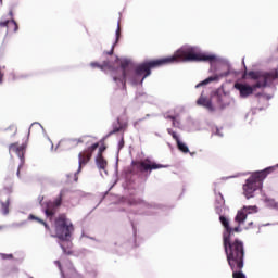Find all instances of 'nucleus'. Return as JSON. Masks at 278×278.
<instances>
[{
	"mask_svg": "<svg viewBox=\"0 0 278 278\" xmlns=\"http://www.w3.org/2000/svg\"><path fill=\"white\" fill-rule=\"evenodd\" d=\"M125 147V137L122 135V139L119 141V149H123Z\"/></svg>",
	"mask_w": 278,
	"mask_h": 278,
	"instance_id": "obj_29",
	"label": "nucleus"
},
{
	"mask_svg": "<svg viewBox=\"0 0 278 278\" xmlns=\"http://www.w3.org/2000/svg\"><path fill=\"white\" fill-rule=\"evenodd\" d=\"M3 81V73L0 72V84Z\"/></svg>",
	"mask_w": 278,
	"mask_h": 278,
	"instance_id": "obj_36",
	"label": "nucleus"
},
{
	"mask_svg": "<svg viewBox=\"0 0 278 278\" xmlns=\"http://www.w3.org/2000/svg\"><path fill=\"white\" fill-rule=\"evenodd\" d=\"M129 124L127 122H121V117H117V125L113 124V130L109 132V136H114L119 131H127Z\"/></svg>",
	"mask_w": 278,
	"mask_h": 278,
	"instance_id": "obj_13",
	"label": "nucleus"
},
{
	"mask_svg": "<svg viewBox=\"0 0 278 278\" xmlns=\"http://www.w3.org/2000/svg\"><path fill=\"white\" fill-rule=\"evenodd\" d=\"M273 173V167L255 172L245 180L243 185V194L247 199H253L255 191L260 190L264 184V179Z\"/></svg>",
	"mask_w": 278,
	"mask_h": 278,
	"instance_id": "obj_5",
	"label": "nucleus"
},
{
	"mask_svg": "<svg viewBox=\"0 0 278 278\" xmlns=\"http://www.w3.org/2000/svg\"><path fill=\"white\" fill-rule=\"evenodd\" d=\"M90 66L91 68H100V71H103L104 68H111L110 61H104L103 64H99L98 62H91Z\"/></svg>",
	"mask_w": 278,
	"mask_h": 278,
	"instance_id": "obj_19",
	"label": "nucleus"
},
{
	"mask_svg": "<svg viewBox=\"0 0 278 278\" xmlns=\"http://www.w3.org/2000/svg\"><path fill=\"white\" fill-rule=\"evenodd\" d=\"M28 220H35L36 223H39V225H45V222L40 217H38L34 214H30L28 216Z\"/></svg>",
	"mask_w": 278,
	"mask_h": 278,
	"instance_id": "obj_23",
	"label": "nucleus"
},
{
	"mask_svg": "<svg viewBox=\"0 0 278 278\" xmlns=\"http://www.w3.org/2000/svg\"><path fill=\"white\" fill-rule=\"evenodd\" d=\"M216 77H208L199 85L195 86V88H199V86H207V84L215 81Z\"/></svg>",
	"mask_w": 278,
	"mask_h": 278,
	"instance_id": "obj_24",
	"label": "nucleus"
},
{
	"mask_svg": "<svg viewBox=\"0 0 278 278\" xmlns=\"http://www.w3.org/2000/svg\"><path fill=\"white\" fill-rule=\"evenodd\" d=\"M54 264H56L60 270H62V263H60V261H55Z\"/></svg>",
	"mask_w": 278,
	"mask_h": 278,
	"instance_id": "obj_33",
	"label": "nucleus"
},
{
	"mask_svg": "<svg viewBox=\"0 0 278 278\" xmlns=\"http://www.w3.org/2000/svg\"><path fill=\"white\" fill-rule=\"evenodd\" d=\"M41 225H43L45 229L48 230L49 233H51V227L49 226V224H47V223L45 222V224H41Z\"/></svg>",
	"mask_w": 278,
	"mask_h": 278,
	"instance_id": "obj_32",
	"label": "nucleus"
},
{
	"mask_svg": "<svg viewBox=\"0 0 278 278\" xmlns=\"http://www.w3.org/2000/svg\"><path fill=\"white\" fill-rule=\"evenodd\" d=\"M106 53H108V55H113V53H114V48H112L111 51H109V52H106Z\"/></svg>",
	"mask_w": 278,
	"mask_h": 278,
	"instance_id": "obj_35",
	"label": "nucleus"
},
{
	"mask_svg": "<svg viewBox=\"0 0 278 278\" xmlns=\"http://www.w3.org/2000/svg\"><path fill=\"white\" fill-rule=\"evenodd\" d=\"M1 1V3L3 2V0H0Z\"/></svg>",
	"mask_w": 278,
	"mask_h": 278,
	"instance_id": "obj_41",
	"label": "nucleus"
},
{
	"mask_svg": "<svg viewBox=\"0 0 278 278\" xmlns=\"http://www.w3.org/2000/svg\"><path fill=\"white\" fill-rule=\"evenodd\" d=\"M96 164L100 170H105V168H108V161L103 157V154L97 155Z\"/></svg>",
	"mask_w": 278,
	"mask_h": 278,
	"instance_id": "obj_17",
	"label": "nucleus"
},
{
	"mask_svg": "<svg viewBox=\"0 0 278 278\" xmlns=\"http://www.w3.org/2000/svg\"><path fill=\"white\" fill-rule=\"evenodd\" d=\"M248 77L256 81V84L252 86L242 84V83L235 84V88L236 90H239L240 97L242 99H247V97H251V94H253V92H255L257 88H267V86H273V81H275V79H278V72L277 70L271 72L250 71L248 73Z\"/></svg>",
	"mask_w": 278,
	"mask_h": 278,
	"instance_id": "obj_2",
	"label": "nucleus"
},
{
	"mask_svg": "<svg viewBox=\"0 0 278 278\" xmlns=\"http://www.w3.org/2000/svg\"><path fill=\"white\" fill-rule=\"evenodd\" d=\"M79 144H84V138L61 140L59 142V147H79Z\"/></svg>",
	"mask_w": 278,
	"mask_h": 278,
	"instance_id": "obj_14",
	"label": "nucleus"
},
{
	"mask_svg": "<svg viewBox=\"0 0 278 278\" xmlns=\"http://www.w3.org/2000/svg\"><path fill=\"white\" fill-rule=\"evenodd\" d=\"M197 103H198V105H203L204 108H206L211 112H214V105L212 104V100H207L205 98H200L197 101Z\"/></svg>",
	"mask_w": 278,
	"mask_h": 278,
	"instance_id": "obj_18",
	"label": "nucleus"
},
{
	"mask_svg": "<svg viewBox=\"0 0 278 278\" xmlns=\"http://www.w3.org/2000/svg\"><path fill=\"white\" fill-rule=\"evenodd\" d=\"M54 231L59 240H67L75 231V227H73L71 219L66 218V214H60L54 218Z\"/></svg>",
	"mask_w": 278,
	"mask_h": 278,
	"instance_id": "obj_6",
	"label": "nucleus"
},
{
	"mask_svg": "<svg viewBox=\"0 0 278 278\" xmlns=\"http://www.w3.org/2000/svg\"><path fill=\"white\" fill-rule=\"evenodd\" d=\"M160 168H165L164 165L153 162L151 159L135 160L130 164L131 175H144V173H153V170H159Z\"/></svg>",
	"mask_w": 278,
	"mask_h": 278,
	"instance_id": "obj_7",
	"label": "nucleus"
},
{
	"mask_svg": "<svg viewBox=\"0 0 278 278\" xmlns=\"http://www.w3.org/2000/svg\"><path fill=\"white\" fill-rule=\"evenodd\" d=\"M176 143H177L179 151H181L182 153H190V149H188V146H186V143L181 142V140L176 141Z\"/></svg>",
	"mask_w": 278,
	"mask_h": 278,
	"instance_id": "obj_21",
	"label": "nucleus"
},
{
	"mask_svg": "<svg viewBox=\"0 0 278 278\" xmlns=\"http://www.w3.org/2000/svg\"><path fill=\"white\" fill-rule=\"evenodd\" d=\"M223 247L231 270H242L244 268V242L233 237H225Z\"/></svg>",
	"mask_w": 278,
	"mask_h": 278,
	"instance_id": "obj_3",
	"label": "nucleus"
},
{
	"mask_svg": "<svg viewBox=\"0 0 278 278\" xmlns=\"http://www.w3.org/2000/svg\"><path fill=\"white\" fill-rule=\"evenodd\" d=\"M126 203H128L131 206H136V205H147V201H144L141 198H136V197H129L126 200Z\"/></svg>",
	"mask_w": 278,
	"mask_h": 278,
	"instance_id": "obj_16",
	"label": "nucleus"
},
{
	"mask_svg": "<svg viewBox=\"0 0 278 278\" xmlns=\"http://www.w3.org/2000/svg\"><path fill=\"white\" fill-rule=\"evenodd\" d=\"M119 39H121V24L117 25V29H116V42H118Z\"/></svg>",
	"mask_w": 278,
	"mask_h": 278,
	"instance_id": "obj_28",
	"label": "nucleus"
},
{
	"mask_svg": "<svg viewBox=\"0 0 278 278\" xmlns=\"http://www.w3.org/2000/svg\"><path fill=\"white\" fill-rule=\"evenodd\" d=\"M99 149V143H93L91 147L87 148L83 152L78 154V170L74 174V181L79 180V173H81V168L92 160V153Z\"/></svg>",
	"mask_w": 278,
	"mask_h": 278,
	"instance_id": "obj_8",
	"label": "nucleus"
},
{
	"mask_svg": "<svg viewBox=\"0 0 278 278\" xmlns=\"http://www.w3.org/2000/svg\"><path fill=\"white\" fill-rule=\"evenodd\" d=\"M27 149V144H18V142L11 143L9 146V153H16L17 157L23 162L25 160V151Z\"/></svg>",
	"mask_w": 278,
	"mask_h": 278,
	"instance_id": "obj_11",
	"label": "nucleus"
},
{
	"mask_svg": "<svg viewBox=\"0 0 278 278\" xmlns=\"http://www.w3.org/2000/svg\"><path fill=\"white\" fill-rule=\"evenodd\" d=\"M62 205V195L56 198L54 201L46 203L45 214L49 220H53V216L58 214L60 206Z\"/></svg>",
	"mask_w": 278,
	"mask_h": 278,
	"instance_id": "obj_9",
	"label": "nucleus"
},
{
	"mask_svg": "<svg viewBox=\"0 0 278 278\" xmlns=\"http://www.w3.org/2000/svg\"><path fill=\"white\" fill-rule=\"evenodd\" d=\"M232 270V278H247L242 269H231Z\"/></svg>",
	"mask_w": 278,
	"mask_h": 278,
	"instance_id": "obj_22",
	"label": "nucleus"
},
{
	"mask_svg": "<svg viewBox=\"0 0 278 278\" xmlns=\"http://www.w3.org/2000/svg\"><path fill=\"white\" fill-rule=\"evenodd\" d=\"M176 62H210L212 64V62H216V55L197 52L194 48L181 49L172 56L150 60L139 64L135 70V74L138 77L142 76V84L151 75L153 68H161V66L175 64Z\"/></svg>",
	"mask_w": 278,
	"mask_h": 278,
	"instance_id": "obj_1",
	"label": "nucleus"
},
{
	"mask_svg": "<svg viewBox=\"0 0 278 278\" xmlns=\"http://www.w3.org/2000/svg\"><path fill=\"white\" fill-rule=\"evenodd\" d=\"M9 16L11 20H4L0 22V27H13V31H18V24L14 21V12L9 11Z\"/></svg>",
	"mask_w": 278,
	"mask_h": 278,
	"instance_id": "obj_12",
	"label": "nucleus"
},
{
	"mask_svg": "<svg viewBox=\"0 0 278 278\" xmlns=\"http://www.w3.org/2000/svg\"><path fill=\"white\" fill-rule=\"evenodd\" d=\"M129 62L128 60H124L121 62V76L113 75L114 81H119L123 86L127 84V79H129Z\"/></svg>",
	"mask_w": 278,
	"mask_h": 278,
	"instance_id": "obj_10",
	"label": "nucleus"
},
{
	"mask_svg": "<svg viewBox=\"0 0 278 278\" xmlns=\"http://www.w3.org/2000/svg\"><path fill=\"white\" fill-rule=\"evenodd\" d=\"M67 179H68V181H71V175H67Z\"/></svg>",
	"mask_w": 278,
	"mask_h": 278,
	"instance_id": "obj_39",
	"label": "nucleus"
},
{
	"mask_svg": "<svg viewBox=\"0 0 278 278\" xmlns=\"http://www.w3.org/2000/svg\"><path fill=\"white\" fill-rule=\"evenodd\" d=\"M17 175H21V169H17Z\"/></svg>",
	"mask_w": 278,
	"mask_h": 278,
	"instance_id": "obj_40",
	"label": "nucleus"
},
{
	"mask_svg": "<svg viewBox=\"0 0 278 278\" xmlns=\"http://www.w3.org/2000/svg\"><path fill=\"white\" fill-rule=\"evenodd\" d=\"M216 202L218 203L219 207L225 205V199L223 198V194L217 195Z\"/></svg>",
	"mask_w": 278,
	"mask_h": 278,
	"instance_id": "obj_26",
	"label": "nucleus"
},
{
	"mask_svg": "<svg viewBox=\"0 0 278 278\" xmlns=\"http://www.w3.org/2000/svg\"><path fill=\"white\" fill-rule=\"evenodd\" d=\"M251 212H257V206H243L242 210L238 211L235 217V222L238 223L236 227H231L227 217L223 215L219 216V222L225 229L223 233V240H225V238H233L235 233H241L242 228L240 226L244 225V220H247V216H249Z\"/></svg>",
	"mask_w": 278,
	"mask_h": 278,
	"instance_id": "obj_4",
	"label": "nucleus"
},
{
	"mask_svg": "<svg viewBox=\"0 0 278 278\" xmlns=\"http://www.w3.org/2000/svg\"><path fill=\"white\" fill-rule=\"evenodd\" d=\"M7 192H9V194H12V187L5 188Z\"/></svg>",
	"mask_w": 278,
	"mask_h": 278,
	"instance_id": "obj_34",
	"label": "nucleus"
},
{
	"mask_svg": "<svg viewBox=\"0 0 278 278\" xmlns=\"http://www.w3.org/2000/svg\"><path fill=\"white\" fill-rule=\"evenodd\" d=\"M0 256L2 257V260H14V255L13 254L1 253Z\"/></svg>",
	"mask_w": 278,
	"mask_h": 278,
	"instance_id": "obj_27",
	"label": "nucleus"
},
{
	"mask_svg": "<svg viewBox=\"0 0 278 278\" xmlns=\"http://www.w3.org/2000/svg\"><path fill=\"white\" fill-rule=\"evenodd\" d=\"M1 207L4 215L10 214V198L5 202H1Z\"/></svg>",
	"mask_w": 278,
	"mask_h": 278,
	"instance_id": "obj_20",
	"label": "nucleus"
},
{
	"mask_svg": "<svg viewBox=\"0 0 278 278\" xmlns=\"http://www.w3.org/2000/svg\"><path fill=\"white\" fill-rule=\"evenodd\" d=\"M3 229H5V226L0 225V231H3Z\"/></svg>",
	"mask_w": 278,
	"mask_h": 278,
	"instance_id": "obj_38",
	"label": "nucleus"
},
{
	"mask_svg": "<svg viewBox=\"0 0 278 278\" xmlns=\"http://www.w3.org/2000/svg\"><path fill=\"white\" fill-rule=\"evenodd\" d=\"M167 119H169V121H173V127H176V125H175V116H173V115H168L167 117H166Z\"/></svg>",
	"mask_w": 278,
	"mask_h": 278,
	"instance_id": "obj_30",
	"label": "nucleus"
},
{
	"mask_svg": "<svg viewBox=\"0 0 278 278\" xmlns=\"http://www.w3.org/2000/svg\"><path fill=\"white\" fill-rule=\"evenodd\" d=\"M167 134H169V136H172L176 142H179V136L172 128L167 129Z\"/></svg>",
	"mask_w": 278,
	"mask_h": 278,
	"instance_id": "obj_25",
	"label": "nucleus"
},
{
	"mask_svg": "<svg viewBox=\"0 0 278 278\" xmlns=\"http://www.w3.org/2000/svg\"><path fill=\"white\" fill-rule=\"evenodd\" d=\"M175 125L174 127H179V122H177V119L175 118Z\"/></svg>",
	"mask_w": 278,
	"mask_h": 278,
	"instance_id": "obj_37",
	"label": "nucleus"
},
{
	"mask_svg": "<svg viewBox=\"0 0 278 278\" xmlns=\"http://www.w3.org/2000/svg\"><path fill=\"white\" fill-rule=\"evenodd\" d=\"M217 103L220 110H225L231 105V98L227 94L217 96Z\"/></svg>",
	"mask_w": 278,
	"mask_h": 278,
	"instance_id": "obj_15",
	"label": "nucleus"
},
{
	"mask_svg": "<svg viewBox=\"0 0 278 278\" xmlns=\"http://www.w3.org/2000/svg\"><path fill=\"white\" fill-rule=\"evenodd\" d=\"M105 146H101L100 148H99V153H98V155H103V151H105Z\"/></svg>",
	"mask_w": 278,
	"mask_h": 278,
	"instance_id": "obj_31",
	"label": "nucleus"
}]
</instances>
